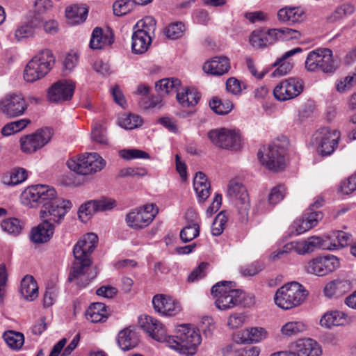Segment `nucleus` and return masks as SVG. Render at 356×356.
I'll list each match as a JSON object with an SVG mask.
<instances>
[{
    "label": "nucleus",
    "mask_w": 356,
    "mask_h": 356,
    "mask_svg": "<svg viewBox=\"0 0 356 356\" xmlns=\"http://www.w3.org/2000/svg\"><path fill=\"white\" fill-rule=\"evenodd\" d=\"M97 243V236L94 233H88L76 243L73 250L75 261L68 277L70 282L77 280L78 285L85 286L95 277L96 273L90 276L88 271L92 264L90 254Z\"/></svg>",
    "instance_id": "obj_1"
},
{
    "label": "nucleus",
    "mask_w": 356,
    "mask_h": 356,
    "mask_svg": "<svg viewBox=\"0 0 356 356\" xmlns=\"http://www.w3.org/2000/svg\"><path fill=\"white\" fill-rule=\"evenodd\" d=\"M26 194L31 202L42 204V206L51 202L56 196V192L54 188L42 184L29 187Z\"/></svg>",
    "instance_id": "obj_21"
},
{
    "label": "nucleus",
    "mask_w": 356,
    "mask_h": 356,
    "mask_svg": "<svg viewBox=\"0 0 356 356\" xmlns=\"http://www.w3.org/2000/svg\"><path fill=\"white\" fill-rule=\"evenodd\" d=\"M306 329V325L301 321H290L282 325L281 333L286 337H291L305 332Z\"/></svg>",
    "instance_id": "obj_42"
},
{
    "label": "nucleus",
    "mask_w": 356,
    "mask_h": 356,
    "mask_svg": "<svg viewBox=\"0 0 356 356\" xmlns=\"http://www.w3.org/2000/svg\"><path fill=\"white\" fill-rule=\"evenodd\" d=\"M286 149L278 144L264 146L258 154V159L266 169L274 172L282 171L286 166Z\"/></svg>",
    "instance_id": "obj_7"
},
{
    "label": "nucleus",
    "mask_w": 356,
    "mask_h": 356,
    "mask_svg": "<svg viewBox=\"0 0 356 356\" xmlns=\"http://www.w3.org/2000/svg\"><path fill=\"white\" fill-rule=\"evenodd\" d=\"M236 284L231 281H222L216 283L211 289V293L216 298V305L220 310H226L238 305H247L253 302L251 297L246 302L247 298L242 290L236 289Z\"/></svg>",
    "instance_id": "obj_2"
},
{
    "label": "nucleus",
    "mask_w": 356,
    "mask_h": 356,
    "mask_svg": "<svg viewBox=\"0 0 356 356\" xmlns=\"http://www.w3.org/2000/svg\"><path fill=\"white\" fill-rule=\"evenodd\" d=\"M29 123H31V120L29 119H21L19 120L7 123L2 128L1 134L3 136H10L24 129Z\"/></svg>",
    "instance_id": "obj_49"
},
{
    "label": "nucleus",
    "mask_w": 356,
    "mask_h": 356,
    "mask_svg": "<svg viewBox=\"0 0 356 356\" xmlns=\"http://www.w3.org/2000/svg\"><path fill=\"white\" fill-rule=\"evenodd\" d=\"M200 234L198 222L191 220L180 232V238L184 243H188L197 237Z\"/></svg>",
    "instance_id": "obj_43"
},
{
    "label": "nucleus",
    "mask_w": 356,
    "mask_h": 356,
    "mask_svg": "<svg viewBox=\"0 0 356 356\" xmlns=\"http://www.w3.org/2000/svg\"><path fill=\"white\" fill-rule=\"evenodd\" d=\"M227 218L223 211L220 212L215 218L211 226V233L213 236H220L225 229Z\"/></svg>",
    "instance_id": "obj_52"
},
{
    "label": "nucleus",
    "mask_w": 356,
    "mask_h": 356,
    "mask_svg": "<svg viewBox=\"0 0 356 356\" xmlns=\"http://www.w3.org/2000/svg\"><path fill=\"white\" fill-rule=\"evenodd\" d=\"M138 323L141 328L152 339L160 342H166L168 335L163 325L156 319L149 316H141Z\"/></svg>",
    "instance_id": "obj_20"
},
{
    "label": "nucleus",
    "mask_w": 356,
    "mask_h": 356,
    "mask_svg": "<svg viewBox=\"0 0 356 356\" xmlns=\"http://www.w3.org/2000/svg\"><path fill=\"white\" fill-rule=\"evenodd\" d=\"M3 230L13 236L19 235L23 229V223L18 218H10L3 220L1 223Z\"/></svg>",
    "instance_id": "obj_48"
},
{
    "label": "nucleus",
    "mask_w": 356,
    "mask_h": 356,
    "mask_svg": "<svg viewBox=\"0 0 356 356\" xmlns=\"http://www.w3.org/2000/svg\"><path fill=\"white\" fill-rule=\"evenodd\" d=\"M227 195L234 202L239 220L241 222L247 221L250 203L245 187L240 181L232 179L227 186Z\"/></svg>",
    "instance_id": "obj_9"
},
{
    "label": "nucleus",
    "mask_w": 356,
    "mask_h": 356,
    "mask_svg": "<svg viewBox=\"0 0 356 356\" xmlns=\"http://www.w3.org/2000/svg\"><path fill=\"white\" fill-rule=\"evenodd\" d=\"M308 293L296 282L284 284L275 294L276 305L283 309H290L300 305L305 300Z\"/></svg>",
    "instance_id": "obj_5"
},
{
    "label": "nucleus",
    "mask_w": 356,
    "mask_h": 356,
    "mask_svg": "<svg viewBox=\"0 0 356 356\" xmlns=\"http://www.w3.org/2000/svg\"><path fill=\"white\" fill-rule=\"evenodd\" d=\"M135 5L133 0H118L113 5V13L117 16L124 15L131 12Z\"/></svg>",
    "instance_id": "obj_50"
},
{
    "label": "nucleus",
    "mask_w": 356,
    "mask_h": 356,
    "mask_svg": "<svg viewBox=\"0 0 356 356\" xmlns=\"http://www.w3.org/2000/svg\"><path fill=\"white\" fill-rule=\"evenodd\" d=\"M314 220H310L307 221L302 217L301 219L296 220L293 224V228L296 230V234H300L314 227Z\"/></svg>",
    "instance_id": "obj_60"
},
{
    "label": "nucleus",
    "mask_w": 356,
    "mask_h": 356,
    "mask_svg": "<svg viewBox=\"0 0 356 356\" xmlns=\"http://www.w3.org/2000/svg\"><path fill=\"white\" fill-rule=\"evenodd\" d=\"M33 33V26L30 24H24L16 29L15 36L17 40H21L23 38L32 36Z\"/></svg>",
    "instance_id": "obj_64"
},
{
    "label": "nucleus",
    "mask_w": 356,
    "mask_h": 356,
    "mask_svg": "<svg viewBox=\"0 0 356 356\" xmlns=\"http://www.w3.org/2000/svg\"><path fill=\"white\" fill-rule=\"evenodd\" d=\"M97 205L95 203V200H90L81 205L79 209V217L81 221H86L89 219L90 216L93 213H97Z\"/></svg>",
    "instance_id": "obj_53"
},
{
    "label": "nucleus",
    "mask_w": 356,
    "mask_h": 356,
    "mask_svg": "<svg viewBox=\"0 0 356 356\" xmlns=\"http://www.w3.org/2000/svg\"><path fill=\"white\" fill-rule=\"evenodd\" d=\"M202 341L198 330L189 325L178 326L175 336H168L166 343L176 350H185L187 353L193 354Z\"/></svg>",
    "instance_id": "obj_3"
},
{
    "label": "nucleus",
    "mask_w": 356,
    "mask_h": 356,
    "mask_svg": "<svg viewBox=\"0 0 356 356\" xmlns=\"http://www.w3.org/2000/svg\"><path fill=\"white\" fill-rule=\"evenodd\" d=\"M289 349L296 356H321L322 349L321 345L312 338L299 339L291 343Z\"/></svg>",
    "instance_id": "obj_19"
},
{
    "label": "nucleus",
    "mask_w": 356,
    "mask_h": 356,
    "mask_svg": "<svg viewBox=\"0 0 356 356\" xmlns=\"http://www.w3.org/2000/svg\"><path fill=\"white\" fill-rule=\"evenodd\" d=\"M347 281L336 280L327 283L324 288L325 295L329 298L338 296L348 291Z\"/></svg>",
    "instance_id": "obj_37"
},
{
    "label": "nucleus",
    "mask_w": 356,
    "mask_h": 356,
    "mask_svg": "<svg viewBox=\"0 0 356 356\" xmlns=\"http://www.w3.org/2000/svg\"><path fill=\"white\" fill-rule=\"evenodd\" d=\"M193 186L200 201H205L210 195L211 185L203 172L196 173L193 179Z\"/></svg>",
    "instance_id": "obj_32"
},
{
    "label": "nucleus",
    "mask_w": 356,
    "mask_h": 356,
    "mask_svg": "<svg viewBox=\"0 0 356 356\" xmlns=\"http://www.w3.org/2000/svg\"><path fill=\"white\" fill-rule=\"evenodd\" d=\"M157 213L154 204H147L129 212L126 216V222L129 227L142 229L152 222Z\"/></svg>",
    "instance_id": "obj_11"
},
{
    "label": "nucleus",
    "mask_w": 356,
    "mask_h": 356,
    "mask_svg": "<svg viewBox=\"0 0 356 356\" xmlns=\"http://www.w3.org/2000/svg\"><path fill=\"white\" fill-rule=\"evenodd\" d=\"M122 158L129 160L136 158L149 159V154L142 150L136 149H122L120 152Z\"/></svg>",
    "instance_id": "obj_59"
},
{
    "label": "nucleus",
    "mask_w": 356,
    "mask_h": 356,
    "mask_svg": "<svg viewBox=\"0 0 356 356\" xmlns=\"http://www.w3.org/2000/svg\"><path fill=\"white\" fill-rule=\"evenodd\" d=\"M142 119L140 116L134 114H127L120 119V125L126 129H133L142 124Z\"/></svg>",
    "instance_id": "obj_51"
},
{
    "label": "nucleus",
    "mask_w": 356,
    "mask_h": 356,
    "mask_svg": "<svg viewBox=\"0 0 356 356\" xmlns=\"http://www.w3.org/2000/svg\"><path fill=\"white\" fill-rule=\"evenodd\" d=\"M302 91V81L298 79L289 78L277 85L273 94L277 100L286 101L298 97Z\"/></svg>",
    "instance_id": "obj_17"
},
{
    "label": "nucleus",
    "mask_w": 356,
    "mask_h": 356,
    "mask_svg": "<svg viewBox=\"0 0 356 356\" xmlns=\"http://www.w3.org/2000/svg\"><path fill=\"white\" fill-rule=\"evenodd\" d=\"M95 203L97 205V211L102 212L111 210L116 206V202L114 200L107 197H102L99 200H95Z\"/></svg>",
    "instance_id": "obj_63"
},
{
    "label": "nucleus",
    "mask_w": 356,
    "mask_h": 356,
    "mask_svg": "<svg viewBox=\"0 0 356 356\" xmlns=\"http://www.w3.org/2000/svg\"><path fill=\"white\" fill-rule=\"evenodd\" d=\"M355 10L354 6L349 3H344L338 6L332 13L326 17L329 23H334L343 17L351 15Z\"/></svg>",
    "instance_id": "obj_47"
},
{
    "label": "nucleus",
    "mask_w": 356,
    "mask_h": 356,
    "mask_svg": "<svg viewBox=\"0 0 356 356\" xmlns=\"http://www.w3.org/2000/svg\"><path fill=\"white\" fill-rule=\"evenodd\" d=\"M88 9L85 6L73 5L66 8L65 15L67 19H71L72 23L78 24L86 19Z\"/></svg>",
    "instance_id": "obj_38"
},
{
    "label": "nucleus",
    "mask_w": 356,
    "mask_h": 356,
    "mask_svg": "<svg viewBox=\"0 0 356 356\" xmlns=\"http://www.w3.org/2000/svg\"><path fill=\"white\" fill-rule=\"evenodd\" d=\"M152 304L154 309L165 316H174L181 310L178 302L163 294H157L153 297Z\"/></svg>",
    "instance_id": "obj_23"
},
{
    "label": "nucleus",
    "mask_w": 356,
    "mask_h": 356,
    "mask_svg": "<svg viewBox=\"0 0 356 356\" xmlns=\"http://www.w3.org/2000/svg\"><path fill=\"white\" fill-rule=\"evenodd\" d=\"M230 67L229 59L223 56H216L203 65V70L206 73L215 76H221L227 73Z\"/></svg>",
    "instance_id": "obj_27"
},
{
    "label": "nucleus",
    "mask_w": 356,
    "mask_h": 356,
    "mask_svg": "<svg viewBox=\"0 0 356 356\" xmlns=\"http://www.w3.org/2000/svg\"><path fill=\"white\" fill-rule=\"evenodd\" d=\"M55 58L49 49L40 51L26 64L24 79L27 82H34L44 77L52 68Z\"/></svg>",
    "instance_id": "obj_4"
},
{
    "label": "nucleus",
    "mask_w": 356,
    "mask_h": 356,
    "mask_svg": "<svg viewBox=\"0 0 356 356\" xmlns=\"http://www.w3.org/2000/svg\"><path fill=\"white\" fill-rule=\"evenodd\" d=\"M211 141L217 147L236 151L241 148V136L235 130L226 128L213 129L208 133Z\"/></svg>",
    "instance_id": "obj_10"
},
{
    "label": "nucleus",
    "mask_w": 356,
    "mask_h": 356,
    "mask_svg": "<svg viewBox=\"0 0 356 356\" xmlns=\"http://www.w3.org/2000/svg\"><path fill=\"white\" fill-rule=\"evenodd\" d=\"M105 164L104 159L97 153L82 154L67 161V165L71 170L82 175L100 171Z\"/></svg>",
    "instance_id": "obj_8"
},
{
    "label": "nucleus",
    "mask_w": 356,
    "mask_h": 356,
    "mask_svg": "<svg viewBox=\"0 0 356 356\" xmlns=\"http://www.w3.org/2000/svg\"><path fill=\"white\" fill-rule=\"evenodd\" d=\"M350 236L343 231H334L328 241V250H337L348 245Z\"/></svg>",
    "instance_id": "obj_40"
},
{
    "label": "nucleus",
    "mask_w": 356,
    "mask_h": 356,
    "mask_svg": "<svg viewBox=\"0 0 356 356\" xmlns=\"http://www.w3.org/2000/svg\"><path fill=\"white\" fill-rule=\"evenodd\" d=\"M180 86V80L174 77L163 79L156 83V90H160L165 94H168L171 92H177V93Z\"/></svg>",
    "instance_id": "obj_45"
},
{
    "label": "nucleus",
    "mask_w": 356,
    "mask_h": 356,
    "mask_svg": "<svg viewBox=\"0 0 356 356\" xmlns=\"http://www.w3.org/2000/svg\"><path fill=\"white\" fill-rule=\"evenodd\" d=\"M250 343H258L267 338L268 333L266 329L261 327L248 328Z\"/></svg>",
    "instance_id": "obj_57"
},
{
    "label": "nucleus",
    "mask_w": 356,
    "mask_h": 356,
    "mask_svg": "<svg viewBox=\"0 0 356 356\" xmlns=\"http://www.w3.org/2000/svg\"><path fill=\"white\" fill-rule=\"evenodd\" d=\"M75 85L72 81L60 80L48 89L47 97L51 103H62L72 99Z\"/></svg>",
    "instance_id": "obj_18"
},
{
    "label": "nucleus",
    "mask_w": 356,
    "mask_h": 356,
    "mask_svg": "<svg viewBox=\"0 0 356 356\" xmlns=\"http://www.w3.org/2000/svg\"><path fill=\"white\" fill-rule=\"evenodd\" d=\"M3 337L7 345L14 350H19L24 343V336L19 332L7 330Z\"/></svg>",
    "instance_id": "obj_39"
},
{
    "label": "nucleus",
    "mask_w": 356,
    "mask_h": 356,
    "mask_svg": "<svg viewBox=\"0 0 356 356\" xmlns=\"http://www.w3.org/2000/svg\"><path fill=\"white\" fill-rule=\"evenodd\" d=\"M86 316L92 323L105 321L108 318L106 307L102 302L92 303L86 310Z\"/></svg>",
    "instance_id": "obj_35"
},
{
    "label": "nucleus",
    "mask_w": 356,
    "mask_h": 356,
    "mask_svg": "<svg viewBox=\"0 0 356 356\" xmlns=\"http://www.w3.org/2000/svg\"><path fill=\"white\" fill-rule=\"evenodd\" d=\"M184 25L181 22H175L170 24L165 29L164 33L167 38L175 40L181 37L183 34Z\"/></svg>",
    "instance_id": "obj_56"
},
{
    "label": "nucleus",
    "mask_w": 356,
    "mask_h": 356,
    "mask_svg": "<svg viewBox=\"0 0 356 356\" xmlns=\"http://www.w3.org/2000/svg\"><path fill=\"white\" fill-rule=\"evenodd\" d=\"M211 109L218 115H227L234 108L232 102L229 99L222 101V99L214 97L209 102Z\"/></svg>",
    "instance_id": "obj_41"
},
{
    "label": "nucleus",
    "mask_w": 356,
    "mask_h": 356,
    "mask_svg": "<svg viewBox=\"0 0 356 356\" xmlns=\"http://www.w3.org/2000/svg\"><path fill=\"white\" fill-rule=\"evenodd\" d=\"M338 67L330 49H318L309 53L305 60V68L309 72H322L331 74Z\"/></svg>",
    "instance_id": "obj_6"
},
{
    "label": "nucleus",
    "mask_w": 356,
    "mask_h": 356,
    "mask_svg": "<svg viewBox=\"0 0 356 356\" xmlns=\"http://www.w3.org/2000/svg\"><path fill=\"white\" fill-rule=\"evenodd\" d=\"M339 138L340 133L336 129L328 127L320 129L314 138L318 152L323 156L330 155L337 146Z\"/></svg>",
    "instance_id": "obj_12"
},
{
    "label": "nucleus",
    "mask_w": 356,
    "mask_h": 356,
    "mask_svg": "<svg viewBox=\"0 0 356 356\" xmlns=\"http://www.w3.org/2000/svg\"><path fill=\"white\" fill-rule=\"evenodd\" d=\"M302 51V48L296 47L293 49L286 51L283 56L276 60L274 66L278 65V67L273 72V76H281L288 74L293 67V64L290 61H286L289 57L300 53Z\"/></svg>",
    "instance_id": "obj_30"
},
{
    "label": "nucleus",
    "mask_w": 356,
    "mask_h": 356,
    "mask_svg": "<svg viewBox=\"0 0 356 356\" xmlns=\"http://www.w3.org/2000/svg\"><path fill=\"white\" fill-rule=\"evenodd\" d=\"M54 233V226L49 220H45L37 227L32 228L30 238L35 243L48 242Z\"/></svg>",
    "instance_id": "obj_26"
},
{
    "label": "nucleus",
    "mask_w": 356,
    "mask_h": 356,
    "mask_svg": "<svg viewBox=\"0 0 356 356\" xmlns=\"http://www.w3.org/2000/svg\"><path fill=\"white\" fill-rule=\"evenodd\" d=\"M72 203L56 196L51 201L42 206L41 217L51 216L50 220L59 224L67 211L71 209Z\"/></svg>",
    "instance_id": "obj_16"
},
{
    "label": "nucleus",
    "mask_w": 356,
    "mask_h": 356,
    "mask_svg": "<svg viewBox=\"0 0 356 356\" xmlns=\"http://www.w3.org/2000/svg\"><path fill=\"white\" fill-rule=\"evenodd\" d=\"M152 36L146 35L144 32L135 30L131 38L132 52L136 54L146 52L152 42Z\"/></svg>",
    "instance_id": "obj_31"
},
{
    "label": "nucleus",
    "mask_w": 356,
    "mask_h": 356,
    "mask_svg": "<svg viewBox=\"0 0 356 356\" xmlns=\"http://www.w3.org/2000/svg\"><path fill=\"white\" fill-rule=\"evenodd\" d=\"M290 245L291 248H293L297 253L300 254L312 252L315 248L325 250H328L329 248L327 241H323L317 236H312L307 241L302 242L291 243Z\"/></svg>",
    "instance_id": "obj_28"
},
{
    "label": "nucleus",
    "mask_w": 356,
    "mask_h": 356,
    "mask_svg": "<svg viewBox=\"0 0 356 356\" xmlns=\"http://www.w3.org/2000/svg\"><path fill=\"white\" fill-rule=\"evenodd\" d=\"M20 293L24 299L32 301L38 296V288L31 275H26L21 282Z\"/></svg>",
    "instance_id": "obj_34"
},
{
    "label": "nucleus",
    "mask_w": 356,
    "mask_h": 356,
    "mask_svg": "<svg viewBox=\"0 0 356 356\" xmlns=\"http://www.w3.org/2000/svg\"><path fill=\"white\" fill-rule=\"evenodd\" d=\"M340 266L339 259L331 254L323 257H316L307 262L305 270L308 273L317 276H325Z\"/></svg>",
    "instance_id": "obj_13"
},
{
    "label": "nucleus",
    "mask_w": 356,
    "mask_h": 356,
    "mask_svg": "<svg viewBox=\"0 0 356 356\" xmlns=\"http://www.w3.org/2000/svg\"><path fill=\"white\" fill-rule=\"evenodd\" d=\"M97 205L95 203V200H90L81 205L79 209V217L81 221H86L89 219L90 216L93 213H97Z\"/></svg>",
    "instance_id": "obj_54"
},
{
    "label": "nucleus",
    "mask_w": 356,
    "mask_h": 356,
    "mask_svg": "<svg viewBox=\"0 0 356 356\" xmlns=\"http://www.w3.org/2000/svg\"><path fill=\"white\" fill-rule=\"evenodd\" d=\"M201 97L200 93L195 88H185L182 92L177 93V100L182 107H193L197 104Z\"/></svg>",
    "instance_id": "obj_33"
},
{
    "label": "nucleus",
    "mask_w": 356,
    "mask_h": 356,
    "mask_svg": "<svg viewBox=\"0 0 356 356\" xmlns=\"http://www.w3.org/2000/svg\"><path fill=\"white\" fill-rule=\"evenodd\" d=\"M278 41L291 40L300 38L301 33L299 31L289 28L277 29Z\"/></svg>",
    "instance_id": "obj_58"
},
{
    "label": "nucleus",
    "mask_w": 356,
    "mask_h": 356,
    "mask_svg": "<svg viewBox=\"0 0 356 356\" xmlns=\"http://www.w3.org/2000/svg\"><path fill=\"white\" fill-rule=\"evenodd\" d=\"M306 18L304 10L300 7H284L277 12V19L288 25L300 23Z\"/></svg>",
    "instance_id": "obj_25"
},
{
    "label": "nucleus",
    "mask_w": 356,
    "mask_h": 356,
    "mask_svg": "<svg viewBox=\"0 0 356 356\" xmlns=\"http://www.w3.org/2000/svg\"><path fill=\"white\" fill-rule=\"evenodd\" d=\"M285 187L282 184H279L273 187L268 196V204L275 206L276 204L283 200L284 197Z\"/></svg>",
    "instance_id": "obj_55"
},
{
    "label": "nucleus",
    "mask_w": 356,
    "mask_h": 356,
    "mask_svg": "<svg viewBox=\"0 0 356 356\" xmlns=\"http://www.w3.org/2000/svg\"><path fill=\"white\" fill-rule=\"evenodd\" d=\"M27 178V172L25 169L17 168L13 169L9 175L3 177V183L8 186H15L23 182Z\"/></svg>",
    "instance_id": "obj_44"
},
{
    "label": "nucleus",
    "mask_w": 356,
    "mask_h": 356,
    "mask_svg": "<svg viewBox=\"0 0 356 356\" xmlns=\"http://www.w3.org/2000/svg\"><path fill=\"white\" fill-rule=\"evenodd\" d=\"M209 266V264L207 262H202L200 264L195 268L188 275V282H194L196 280L202 279L205 276V270Z\"/></svg>",
    "instance_id": "obj_61"
},
{
    "label": "nucleus",
    "mask_w": 356,
    "mask_h": 356,
    "mask_svg": "<svg viewBox=\"0 0 356 356\" xmlns=\"http://www.w3.org/2000/svg\"><path fill=\"white\" fill-rule=\"evenodd\" d=\"M52 135L49 128L40 129L35 133L21 138L22 150L25 153H33L44 146L51 139Z\"/></svg>",
    "instance_id": "obj_14"
},
{
    "label": "nucleus",
    "mask_w": 356,
    "mask_h": 356,
    "mask_svg": "<svg viewBox=\"0 0 356 356\" xmlns=\"http://www.w3.org/2000/svg\"><path fill=\"white\" fill-rule=\"evenodd\" d=\"M348 322L347 315L338 310L328 311L320 319V325L327 329H331L334 326L345 325Z\"/></svg>",
    "instance_id": "obj_29"
},
{
    "label": "nucleus",
    "mask_w": 356,
    "mask_h": 356,
    "mask_svg": "<svg viewBox=\"0 0 356 356\" xmlns=\"http://www.w3.org/2000/svg\"><path fill=\"white\" fill-rule=\"evenodd\" d=\"M156 28V22L152 16H146L138 21L135 25L134 29L138 31H143L146 35L154 36V32Z\"/></svg>",
    "instance_id": "obj_46"
},
{
    "label": "nucleus",
    "mask_w": 356,
    "mask_h": 356,
    "mask_svg": "<svg viewBox=\"0 0 356 356\" xmlns=\"http://www.w3.org/2000/svg\"><path fill=\"white\" fill-rule=\"evenodd\" d=\"M339 190L345 195H348L356 190V172L342 182Z\"/></svg>",
    "instance_id": "obj_62"
},
{
    "label": "nucleus",
    "mask_w": 356,
    "mask_h": 356,
    "mask_svg": "<svg viewBox=\"0 0 356 356\" xmlns=\"http://www.w3.org/2000/svg\"><path fill=\"white\" fill-rule=\"evenodd\" d=\"M27 108L28 104L21 94H9L0 101L1 111L8 118L22 115Z\"/></svg>",
    "instance_id": "obj_15"
},
{
    "label": "nucleus",
    "mask_w": 356,
    "mask_h": 356,
    "mask_svg": "<svg viewBox=\"0 0 356 356\" xmlns=\"http://www.w3.org/2000/svg\"><path fill=\"white\" fill-rule=\"evenodd\" d=\"M278 41L277 29H257L252 32L249 42L251 45L257 49H263Z\"/></svg>",
    "instance_id": "obj_22"
},
{
    "label": "nucleus",
    "mask_w": 356,
    "mask_h": 356,
    "mask_svg": "<svg viewBox=\"0 0 356 356\" xmlns=\"http://www.w3.org/2000/svg\"><path fill=\"white\" fill-rule=\"evenodd\" d=\"M117 342L122 350H129L137 345L138 339L131 330L125 328L118 333Z\"/></svg>",
    "instance_id": "obj_36"
},
{
    "label": "nucleus",
    "mask_w": 356,
    "mask_h": 356,
    "mask_svg": "<svg viewBox=\"0 0 356 356\" xmlns=\"http://www.w3.org/2000/svg\"><path fill=\"white\" fill-rule=\"evenodd\" d=\"M113 42L114 34L111 29L104 31L102 28L96 27L92 33L90 47L93 49H102L112 44Z\"/></svg>",
    "instance_id": "obj_24"
}]
</instances>
